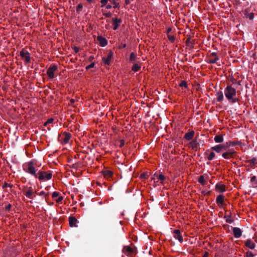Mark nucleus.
Masks as SVG:
<instances>
[{"label":"nucleus","instance_id":"1","mask_svg":"<svg viewBox=\"0 0 257 257\" xmlns=\"http://www.w3.org/2000/svg\"><path fill=\"white\" fill-rule=\"evenodd\" d=\"M225 96L227 100L231 103H235L238 101L236 98V90L231 85H227L224 90Z\"/></svg>","mask_w":257,"mask_h":257},{"label":"nucleus","instance_id":"2","mask_svg":"<svg viewBox=\"0 0 257 257\" xmlns=\"http://www.w3.org/2000/svg\"><path fill=\"white\" fill-rule=\"evenodd\" d=\"M36 164L33 161H30L27 163L25 165L24 170L27 173L34 176L36 178H37L36 172L37 169H36Z\"/></svg>","mask_w":257,"mask_h":257},{"label":"nucleus","instance_id":"3","mask_svg":"<svg viewBox=\"0 0 257 257\" xmlns=\"http://www.w3.org/2000/svg\"><path fill=\"white\" fill-rule=\"evenodd\" d=\"M52 174L51 172L40 171L37 174V178L40 180L46 181L52 178Z\"/></svg>","mask_w":257,"mask_h":257},{"label":"nucleus","instance_id":"4","mask_svg":"<svg viewBox=\"0 0 257 257\" xmlns=\"http://www.w3.org/2000/svg\"><path fill=\"white\" fill-rule=\"evenodd\" d=\"M123 253L128 257H132L135 254V250L130 246H125L122 249Z\"/></svg>","mask_w":257,"mask_h":257},{"label":"nucleus","instance_id":"5","mask_svg":"<svg viewBox=\"0 0 257 257\" xmlns=\"http://www.w3.org/2000/svg\"><path fill=\"white\" fill-rule=\"evenodd\" d=\"M236 154V152H235L234 150L229 149L226 150L225 152L222 154V157L225 159L229 160L233 158L234 155Z\"/></svg>","mask_w":257,"mask_h":257},{"label":"nucleus","instance_id":"6","mask_svg":"<svg viewBox=\"0 0 257 257\" xmlns=\"http://www.w3.org/2000/svg\"><path fill=\"white\" fill-rule=\"evenodd\" d=\"M20 54L22 59L26 63H29L30 62V55L29 53L27 51L25 50H23L20 52Z\"/></svg>","mask_w":257,"mask_h":257},{"label":"nucleus","instance_id":"7","mask_svg":"<svg viewBox=\"0 0 257 257\" xmlns=\"http://www.w3.org/2000/svg\"><path fill=\"white\" fill-rule=\"evenodd\" d=\"M227 146L225 145H217L212 147L211 149L217 153H220L222 150H226Z\"/></svg>","mask_w":257,"mask_h":257},{"label":"nucleus","instance_id":"8","mask_svg":"<svg viewBox=\"0 0 257 257\" xmlns=\"http://www.w3.org/2000/svg\"><path fill=\"white\" fill-rule=\"evenodd\" d=\"M156 179H160V183L161 184H163L164 181L166 179V177L162 174H155L152 177V180H154V183H156Z\"/></svg>","mask_w":257,"mask_h":257},{"label":"nucleus","instance_id":"9","mask_svg":"<svg viewBox=\"0 0 257 257\" xmlns=\"http://www.w3.org/2000/svg\"><path fill=\"white\" fill-rule=\"evenodd\" d=\"M57 69V67L56 65H53L49 68L47 71V74L49 77L52 79L54 77V72Z\"/></svg>","mask_w":257,"mask_h":257},{"label":"nucleus","instance_id":"10","mask_svg":"<svg viewBox=\"0 0 257 257\" xmlns=\"http://www.w3.org/2000/svg\"><path fill=\"white\" fill-rule=\"evenodd\" d=\"M219 60V58L216 52H212L210 54L209 57V62L211 64L216 63Z\"/></svg>","mask_w":257,"mask_h":257},{"label":"nucleus","instance_id":"11","mask_svg":"<svg viewBox=\"0 0 257 257\" xmlns=\"http://www.w3.org/2000/svg\"><path fill=\"white\" fill-rule=\"evenodd\" d=\"M24 195L28 198L30 199H33L34 197V190L32 187H30L28 189L25 190Z\"/></svg>","mask_w":257,"mask_h":257},{"label":"nucleus","instance_id":"12","mask_svg":"<svg viewBox=\"0 0 257 257\" xmlns=\"http://www.w3.org/2000/svg\"><path fill=\"white\" fill-rule=\"evenodd\" d=\"M174 238L175 239L178 240V241L180 243L183 242V239L182 236L181 235L180 230H178V229L174 230Z\"/></svg>","mask_w":257,"mask_h":257},{"label":"nucleus","instance_id":"13","mask_svg":"<svg viewBox=\"0 0 257 257\" xmlns=\"http://www.w3.org/2000/svg\"><path fill=\"white\" fill-rule=\"evenodd\" d=\"M112 22L113 26V29L115 30L118 28L119 24L121 23V20L116 18H113L112 19Z\"/></svg>","mask_w":257,"mask_h":257},{"label":"nucleus","instance_id":"14","mask_svg":"<svg viewBox=\"0 0 257 257\" xmlns=\"http://www.w3.org/2000/svg\"><path fill=\"white\" fill-rule=\"evenodd\" d=\"M215 189L218 192H224L225 191V186L221 183H217L215 185Z\"/></svg>","mask_w":257,"mask_h":257},{"label":"nucleus","instance_id":"15","mask_svg":"<svg viewBox=\"0 0 257 257\" xmlns=\"http://www.w3.org/2000/svg\"><path fill=\"white\" fill-rule=\"evenodd\" d=\"M245 245L251 249H254L255 246L254 242L250 239H248L245 241Z\"/></svg>","mask_w":257,"mask_h":257},{"label":"nucleus","instance_id":"16","mask_svg":"<svg viewBox=\"0 0 257 257\" xmlns=\"http://www.w3.org/2000/svg\"><path fill=\"white\" fill-rule=\"evenodd\" d=\"M97 40L99 42V44L101 47H104L107 45V41L106 39L102 36H98L97 38Z\"/></svg>","mask_w":257,"mask_h":257},{"label":"nucleus","instance_id":"17","mask_svg":"<svg viewBox=\"0 0 257 257\" xmlns=\"http://www.w3.org/2000/svg\"><path fill=\"white\" fill-rule=\"evenodd\" d=\"M233 232L235 238L240 237L242 234V231L241 229L238 227H234L233 228Z\"/></svg>","mask_w":257,"mask_h":257},{"label":"nucleus","instance_id":"18","mask_svg":"<svg viewBox=\"0 0 257 257\" xmlns=\"http://www.w3.org/2000/svg\"><path fill=\"white\" fill-rule=\"evenodd\" d=\"M113 53L112 52H110L107 57V58H103L102 60L104 63L106 65H109L110 63V60L112 57Z\"/></svg>","mask_w":257,"mask_h":257},{"label":"nucleus","instance_id":"19","mask_svg":"<svg viewBox=\"0 0 257 257\" xmlns=\"http://www.w3.org/2000/svg\"><path fill=\"white\" fill-rule=\"evenodd\" d=\"M69 224L71 227H76L78 222L77 220L74 217H69Z\"/></svg>","mask_w":257,"mask_h":257},{"label":"nucleus","instance_id":"20","mask_svg":"<svg viewBox=\"0 0 257 257\" xmlns=\"http://www.w3.org/2000/svg\"><path fill=\"white\" fill-rule=\"evenodd\" d=\"M205 155L207 156V159L209 161L212 160L215 156V153L213 152L206 151Z\"/></svg>","mask_w":257,"mask_h":257},{"label":"nucleus","instance_id":"21","mask_svg":"<svg viewBox=\"0 0 257 257\" xmlns=\"http://www.w3.org/2000/svg\"><path fill=\"white\" fill-rule=\"evenodd\" d=\"M103 174L106 179H108L112 177L113 173L110 170H105L103 172Z\"/></svg>","mask_w":257,"mask_h":257},{"label":"nucleus","instance_id":"22","mask_svg":"<svg viewBox=\"0 0 257 257\" xmlns=\"http://www.w3.org/2000/svg\"><path fill=\"white\" fill-rule=\"evenodd\" d=\"M62 137H63V142L65 144H67V143H68V142H69V140L70 139L71 135L69 133H65L63 134Z\"/></svg>","mask_w":257,"mask_h":257},{"label":"nucleus","instance_id":"23","mask_svg":"<svg viewBox=\"0 0 257 257\" xmlns=\"http://www.w3.org/2000/svg\"><path fill=\"white\" fill-rule=\"evenodd\" d=\"M194 135V132L193 131H191L186 133L185 135L184 138L187 141H190L193 138Z\"/></svg>","mask_w":257,"mask_h":257},{"label":"nucleus","instance_id":"24","mask_svg":"<svg viewBox=\"0 0 257 257\" xmlns=\"http://www.w3.org/2000/svg\"><path fill=\"white\" fill-rule=\"evenodd\" d=\"M216 201L217 204L222 205L224 202V196L222 194L218 195L216 198Z\"/></svg>","mask_w":257,"mask_h":257},{"label":"nucleus","instance_id":"25","mask_svg":"<svg viewBox=\"0 0 257 257\" xmlns=\"http://www.w3.org/2000/svg\"><path fill=\"white\" fill-rule=\"evenodd\" d=\"M217 101L218 102L222 101L223 100L224 96H223V93L222 91H218L217 93Z\"/></svg>","mask_w":257,"mask_h":257},{"label":"nucleus","instance_id":"26","mask_svg":"<svg viewBox=\"0 0 257 257\" xmlns=\"http://www.w3.org/2000/svg\"><path fill=\"white\" fill-rule=\"evenodd\" d=\"M214 141L216 143H220L223 142V138L222 136L217 135L214 137Z\"/></svg>","mask_w":257,"mask_h":257},{"label":"nucleus","instance_id":"27","mask_svg":"<svg viewBox=\"0 0 257 257\" xmlns=\"http://www.w3.org/2000/svg\"><path fill=\"white\" fill-rule=\"evenodd\" d=\"M198 182L201 184L204 185L205 184V178L204 175H201L198 179Z\"/></svg>","mask_w":257,"mask_h":257},{"label":"nucleus","instance_id":"28","mask_svg":"<svg viewBox=\"0 0 257 257\" xmlns=\"http://www.w3.org/2000/svg\"><path fill=\"white\" fill-rule=\"evenodd\" d=\"M137 59V55L135 53H132L130 55V60L131 62H134Z\"/></svg>","mask_w":257,"mask_h":257},{"label":"nucleus","instance_id":"29","mask_svg":"<svg viewBox=\"0 0 257 257\" xmlns=\"http://www.w3.org/2000/svg\"><path fill=\"white\" fill-rule=\"evenodd\" d=\"M140 68L141 67L140 65L137 64H135L132 67V70L134 72H137L140 70Z\"/></svg>","mask_w":257,"mask_h":257},{"label":"nucleus","instance_id":"30","mask_svg":"<svg viewBox=\"0 0 257 257\" xmlns=\"http://www.w3.org/2000/svg\"><path fill=\"white\" fill-rule=\"evenodd\" d=\"M168 38L169 39V40L170 41H171V42H173L175 40V38H174V36L173 35H169L168 34Z\"/></svg>","mask_w":257,"mask_h":257},{"label":"nucleus","instance_id":"31","mask_svg":"<svg viewBox=\"0 0 257 257\" xmlns=\"http://www.w3.org/2000/svg\"><path fill=\"white\" fill-rule=\"evenodd\" d=\"M246 257H253L254 254L252 253V252L250 251H248L245 253Z\"/></svg>","mask_w":257,"mask_h":257},{"label":"nucleus","instance_id":"32","mask_svg":"<svg viewBox=\"0 0 257 257\" xmlns=\"http://www.w3.org/2000/svg\"><path fill=\"white\" fill-rule=\"evenodd\" d=\"M53 121V118H50L46 122H45L44 125L47 126L48 124L52 123Z\"/></svg>","mask_w":257,"mask_h":257},{"label":"nucleus","instance_id":"33","mask_svg":"<svg viewBox=\"0 0 257 257\" xmlns=\"http://www.w3.org/2000/svg\"><path fill=\"white\" fill-rule=\"evenodd\" d=\"M180 86L181 87H187V83L186 81H182L180 83Z\"/></svg>","mask_w":257,"mask_h":257},{"label":"nucleus","instance_id":"34","mask_svg":"<svg viewBox=\"0 0 257 257\" xmlns=\"http://www.w3.org/2000/svg\"><path fill=\"white\" fill-rule=\"evenodd\" d=\"M247 18H249L250 20H252L254 18V14L252 13H249L247 15Z\"/></svg>","mask_w":257,"mask_h":257},{"label":"nucleus","instance_id":"35","mask_svg":"<svg viewBox=\"0 0 257 257\" xmlns=\"http://www.w3.org/2000/svg\"><path fill=\"white\" fill-rule=\"evenodd\" d=\"M63 199V197L62 196H59L57 198L55 199V201L57 203H60L61 202Z\"/></svg>","mask_w":257,"mask_h":257},{"label":"nucleus","instance_id":"36","mask_svg":"<svg viewBox=\"0 0 257 257\" xmlns=\"http://www.w3.org/2000/svg\"><path fill=\"white\" fill-rule=\"evenodd\" d=\"M59 195V193L57 192H54L53 193H52V198H55L56 197H57Z\"/></svg>","mask_w":257,"mask_h":257},{"label":"nucleus","instance_id":"37","mask_svg":"<svg viewBox=\"0 0 257 257\" xmlns=\"http://www.w3.org/2000/svg\"><path fill=\"white\" fill-rule=\"evenodd\" d=\"M95 63L94 62L91 63L89 65L86 66V69H89L90 68L94 67Z\"/></svg>","mask_w":257,"mask_h":257},{"label":"nucleus","instance_id":"38","mask_svg":"<svg viewBox=\"0 0 257 257\" xmlns=\"http://www.w3.org/2000/svg\"><path fill=\"white\" fill-rule=\"evenodd\" d=\"M101 3L102 4L101 7L104 6L107 3V0H101Z\"/></svg>","mask_w":257,"mask_h":257},{"label":"nucleus","instance_id":"39","mask_svg":"<svg viewBox=\"0 0 257 257\" xmlns=\"http://www.w3.org/2000/svg\"><path fill=\"white\" fill-rule=\"evenodd\" d=\"M191 146H192L193 148L197 147V143H196V141H192L191 143Z\"/></svg>","mask_w":257,"mask_h":257},{"label":"nucleus","instance_id":"40","mask_svg":"<svg viewBox=\"0 0 257 257\" xmlns=\"http://www.w3.org/2000/svg\"><path fill=\"white\" fill-rule=\"evenodd\" d=\"M113 4L114 5L113 7L114 8H117L119 7V4L118 3L114 2Z\"/></svg>","mask_w":257,"mask_h":257},{"label":"nucleus","instance_id":"41","mask_svg":"<svg viewBox=\"0 0 257 257\" xmlns=\"http://www.w3.org/2000/svg\"><path fill=\"white\" fill-rule=\"evenodd\" d=\"M124 140H120L119 146L120 147H122V146H124Z\"/></svg>","mask_w":257,"mask_h":257},{"label":"nucleus","instance_id":"42","mask_svg":"<svg viewBox=\"0 0 257 257\" xmlns=\"http://www.w3.org/2000/svg\"><path fill=\"white\" fill-rule=\"evenodd\" d=\"M82 7H83V6H82V4H79V5H78V6H77V11H79V10H80L82 9Z\"/></svg>","mask_w":257,"mask_h":257},{"label":"nucleus","instance_id":"43","mask_svg":"<svg viewBox=\"0 0 257 257\" xmlns=\"http://www.w3.org/2000/svg\"><path fill=\"white\" fill-rule=\"evenodd\" d=\"M73 49L75 53H77L79 52V48L78 47H74Z\"/></svg>","mask_w":257,"mask_h":257},{"label":"nucleus","instance_id":"44","mask_svg":"<svg viewBox=\"0 0 257 257\" xmlns=\"http://www.w3.org/2000/svg\"><path fill=\"white\" fill-rule=\"evenodd\" d=\"M238 144V143H235V142H229V146H233L235 145H237Z\"/></svg>","mask_w":257,"mask_h":257},{"label":"nucleus","instance_id":"45","mask_svg":"<svg viewBox=\"0 0 257 257\" xmlns=\"http://www.w3.org/2000/svg\"><path fill=\"white\" fill-rule=\"evenodd\" d=\"M45 195V192L44 191H41L39 193V196H43Z\"/></svg>","mask_w":257,"mask_h":257},{"label":"nucleus","instance_id":"46","mask_svg":"<svg viewBox=\"0 0 257 257\" xmlns=\"http://www.w3.org/2000/svg\"><path fill=\"white\" fill-rule=\"evenodd\" d=\"M255 180H256V177L255 176H253L251 178L250 181L251 182H253V181H255Z\"/></svg>","mask_w":257,"mask_h":257},{"label":"nucleus","instance_id":"47","mask_svg":"<svg viewBox=\"0 0 257 257\" xmlns=\"http://www.w3.org/2000/svg\"><path fill=\"white\" fill-rule=\"evenodd\" d=\"M132 1V0H125V5H128L131 3V1Z\"/></svg>","mask_w":257,"mask_h":257},{"label":"nucleus","instance_id":"48","mask_svg":"<svg viewBox=\"0 0 257 257\" xmlns=\"http://www.w3.org/2000/svg\"><path fill=\"white\" fill-rule=\"evenodd\" d=\"M6 187H11V185L10 184H8V183H5L4 185V186H3V188Z\"/></svg>","mask_w":257,"mask_h":257},{"label":"nucleus","instance_id":"49","mask_svg":"<svg viewBox=\"0 0 257 257\" xmlns=\"http://www.w3.org/2000/svg\"><path fill=\"white\" fill-rule=\"evenodd\" d=\"M11 207V204H9L8 205H7L6 207V210H9Z\"/></svg>","mask_w":257,"mask_h":257},{"label":"nucleus","instance_id":"50","mask_svg":"<svg viewBox=\"0 0 257 257\" xmlns=\"http://www.w3.org/2000/svg\"><path fill=\"white\" fill-rule=\"evenodd\" d=\"M126 46V44H122L121 46H119V48H124Z\"/></svg>","mask_w":257,"mask_h":257},{"label":"nucleus","instance_id":"51","mask_svg":"<svg viewBox=\"0 0 257 257\" xmlns=\"http://www.w3.org/2000/svg\"><path fill=\"white\" fill-rule=\"evenodd\" d=\"M94 57L93 56H91L89 57V61H92L93 59H94Z\"/></svg>","mask_w":257,"mask_h":257},{"label":"nucleus","instance_id":"52","mask_svg":"<svg viewBox=\"0 0 257 257\" xmlns=\"http://www.w3.org/2000/svg\"><path fill=\"white\" fill-rule=\"evenodd\" d=\"M111 8V6L110 5H108L106 6V8L107 9H110Z\"/></svg>","mask_w":257,"mask_h":257},{"label":"nucleus","instance_id":"53","mask_svg":"<svg viewBox=\"0 0 257 257\" xmlns=\"http://www.w3.org/2000/svg\"><path fill=\"white\" fill-rule=\"evenodd\" d=\"M207 193H209V192H206V191H203L202 192V194H203L204 195H205L206 194H207Z\"/></svg>","mask_w":257,"mask_h":257},{"label":"nucleus","instance_id":"54","mask_svg":"<svg viewBox=\"0 0 257 257\" xmlns=\"http://www.w3.org/2000/svg\"><path fill=\"white\" fill-rule=\"evenodd\" d=\"M172 31V29L171 28H169L167 30V33H169Z\"/></svg>","mask_w":257,"mask_h":257},{"label":"nucleus","instance_id":"55","mask_svg":"<svg viewBox=\"0 0 257 257\" xmlns=\"http://www.w3.org/2000/svg\"><path fill=\"white\" fill-rule=\"evenodd\" d=\"M208 255V253L207 252H206L202 257H207Z\"/></svg>","mask_w":257,"mask_h":257},{"label":"nucleus","instance_id":"56","mask_svg":"<svg viewBox=\"0 0 257 257\" xmlns=\"http://www.w3.org/2000/svg\"><path fill=\"white\" fill-rule=\"evenodd\" d=\"M226 222H228V223H231L232 222V221L229 219H226Z\"/></svg>","mask_w":257,"mask_h":257},{"label":"nucleus","instance_id":"57","mask_svg":"<svg viewBox=\"0 0 257 257\" xmlns=\"http://www.w3.org/2000/svg\"><path fill=\"white\" fill-rule=\"evenodd\" d=\"M255 234V237H254L255 241H257V232Z\"/></svg>","mask_w":257,"mask_h":257},{"label":"nucleus","instance_id":"58","mask_svg":"<svg viewBox=\"0 0 257 257\" xmlns=\"http://www.w3.org/2000/svg\"><path fill=\"white\" fill-rule=\"evenodd\" d=\"M105 16H106V17H110V16H111V14H110V13H107V14H106L105 15Z\"/></svg>","mask_w":257,"mask_h":257},{"label":"nucleus","instance_id":"59","mask_svg":"<svg viewBox=\"0 0 257 257\" xmlns=\"http://www.w3.org/2000/svg\"><path fill=\"white\" fill-rule=\"evenodd\" d=\"M155 181H156V183H155L160 182V179H156Z\"/></svg>","mask_w":257,"mask_h":257}]
</instances>
